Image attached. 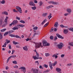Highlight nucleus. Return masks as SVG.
<instances>
[{
  "label": "nucleus",
  "instance_id": "1",
  "mask_svg": "<svg viewBox=\"0 0 73 73\" xmlns=\"http://www.w3.org/2000/svg\"><path fill=\"white\" fill-rule=\"evenodd\" d=\"M42 44L44 46H49L50 44L47 42L46 41L43 40L42 42Z\"/></svg>",
  "mask_w": 73,
  "mask_h": 73
},
{
  "label": "nucleus",
  "instance_id": "2",
  "mask_svg": "<svg viewBox=\"0 0 73 73\" xmlns=\"http://www.w3.org/2000/svg\"><path fill=\"white\" fill-rule=\"evenodd\" d=\"M41 44H42V43L41 42L38 43H36L35 44V47L36 48H40V47L41 48H42L43 46L41 45Z\"/></svg>",
  "mask_w": 73,
  "mask_h": 73
},
{
  "label": "nucleus",
  "instance_id": "3",
  "mask_svg": "<svg viewBox=\"0 0 73 73\" xmlns=\"http://www.w3.org/2000/svg\"><path fill=\"white\" fill-rule=\"evenodd\" d=\"M19 69H22V70L23 71V72L24 73L26 72V69L24 67L22 66L19 68Z\"/></svg>",
  "mask_w": 73,
  "mask_h": 73
},
{
  "label": "nucleus",
  "instance_id": "4",
  "mask_svg": "<svg viewBox=\"0 0 73 73\" xmlns=\"http://www.w3.org/2000/svg\"><path fill=\"white\" fill-rule=\"evenodd\" d=\"M10 36L11 37H16L17 38H20V39L21 38V37L17 35H13L11 34L10 35Z\"/></svg>",
  "mask_w": 73,
  "mask_h": 73
},
{
  "label": "nucleus",
  "instance_id": "5",
  "mask_svg": "<svg viewBox=\"0 0 73 73\" xmlns=\"http://www.w3.org/2000/svg\"><path fill=\"white\" fill-rule=\"evenodd\" d=\"M64 46V44L62 43H60L58 45V47L59 49H62V46Z\"/></svg>",
  "mask_w": 73,
  "mask_h": 73
},
{
  "label": "nucleus",
  "instance_id": "6",
  "mask_svg": "<svg viewBox=\"0 0 73 73\" xmlns=\"http://www.w3.org/2000/svg\"><path fill=\"white\" fill-rule=\"evenodd\" d=\"M16 9H17V10L18 11V12H20L21 13H22V11H21V7H20L19 6H17L16 7Z\"/></svg>",
  "mask_w": 73,
  "mask_h": 73
},
{
  "label": "nucleus",
  "instance_id": "7",
  "mask_svg": "<svg viewBox=\"0 0 73 73\" xmlns=\"http://www.w3.org/2000/svg\"><path fill=\"white\" fill-rule=\"evenodd\" d=\"M56 35L57 37H58V38H61V39H64V37H62V36L61 35H60L58 34H56Z\"/></svg>",
  "mask_w": 73,
  "mask_h": 73
},
{
  "label": "nucleus",
  "instance_id": "8",
  "mask_svg": "<svg viewBox=\"0 0 73 73\" xmlns=\"http://www.w3.org/2000/svg\"><path fill=\"white\" fill-rule=\"evenodd\" d=\"M17 23H18V21H17V20H14L12 22L13 25H15L16 24H17Z\"/></svg>",
  "mask_w": 73,
  "mask_h": 73
},
{
  "label": "nucleus",
  "instance_id": "9",
  "mask_svg": "<svg viewBox=\"0 0 73 73\" xmlns=\"http://www.w3.org/2000/svg\"><path fill=\"white\" fill-rule=\"evenodd\" d=\"M4 21V18L3 17H1L0 19V25H2V22Z\"/></svg>",
  "mask_w": 73,
  "mask_h": 73
},
{
  "label": "nucleus",
  "instance_id": "10",
  "mask_svg": "<svg viewBox=\"0 0 73 73\" xmlns=\"http://www.w3.org/2000/svg\"><path fill=\"white\" fill-rule=\"evenodd\" d=\"M68 29H65L64 30L63 32L64 34H67L68 32H69V30H68Z\"/></svg>",
  "mask_w": 73,
  "mask_h": 73
},
{
  "label": "nucleus",
  "instance_id": "11",
  "mask_svg": "<svg viewBox=\"0 0 73 73\" xmlns=\"http://www.w3.org/2000/svg\"><path fill=\"white\" fill-rule=\"evenodd\" d=\"M33 58L34 59H35V60H37V59H40L41 60V59H42V57H37L36 56H33Z\"/></svg>",
  "mask_w": 73,
  "mask_h": 73
},
{
  "label": "nucleus",
  "instance_id": "12",
  "mask_svg": "<svg viewBox=\"0 0 73 73\" xmlns=\"http://www.w3.org/2000/svg\"><path fill=\"white\" fill-rule=\"evenodd\" d=\"M29 5H31V6H35V4H34V3L33 2V1H31L29 3Z\"/></svg>",
  "mask_w": 73,
  "mask_h": 73
},
{
  "label": "nucleus",
  "instance_id": "13",
  "mask_svg": "<svg viewBox=\"0 0 73 73\" xmlns=\"http://www.w3.org/2000/svg\"><path fill=\"white\" fill-rule=\"evenodd\" d=\"M49 66L51 69V70L53 69V67H52V65H53V64H52V63L51 62H49Z\"/></svg>",
  "mask_w": 73,
  "mask_h": 73
},
{
  "label": "nucleus",
  "instance_id": "14",
  "mask_svg": "<svg viewBox=\"0 0 73 73\" xmlns=\"http://www.w3.org/2000/svg\"><path fill=\"white\" fill-rule=\"evenodd\" d=\"M33 73H38V70L37 69H34L33 70Z\"/></svg>",
  "mask_w": 73,
  "mask_h": 73
},
{
  "label": "nucleus",
  "instance_id": "15",
  "mask_svg": "<svg viewBox=\"0 0 73 73\" xmlns=\"http://www.w3.org/2000/svg\"><path fill=\"white\" fill-rule=\"evenodd\" d=\"M23 48L24 50H25L26 51H27V50H28V48L27 47V46H25V47H23Z\"/></svg>",
  "mask_w": 73,
  "mask_h": 73
},
{
  "label": "nucleus",
  "instance_id": "16",
  "mask_svg": "<svg viewBox=\"0 0 73 73\" xmlns=\"http://www.w3.org/2000/svg\"><path fill=\"white\" fill-rule=\"evenodd\" d=\"M53 7V6L52 5H49V6L48 7H46V9H50V8H52V7Z\"/></svg>",
  "mask_w": 73,
  "mask_h": 73
},
{
  "label": "nucleus",
  "instance_id": "17",
  "mask_svg": "<svg viewBox=\"0 0 73 73\" xmlns=\"http://www.w3.org/2000/svg\"><path fill=\"white\" fill-rule=\"evenodd\" d=\"M48 15V13H43L42 14V16H43V17H45L46 16H47V15Z\"/></svg>",
  "mask_w": 73,
  "mask_h": 73
},
{
  "label": "nucleus",
  "instance_id": "18",
  "mask_svg": "<svg viewBox=\"0 0 73 73\" xmlns=\"http://www.w3.org/2000/svg\"><path fill=\"white\" fill-rule=\"evenodd\" d=\"M13 30V31H15V30H18L19 29V28L16 27H15L12 28Z\"/></svg>",
  "mask_w": 73,
  "mask_h": 73
},
{
  "label": "nucleus",
  "instance_id": "19",
  "mask_svg": "<svg viewBox=\"0 0 73 73\" xmlns=\"http://www.w3.org/2000/svg\"><path fill=\"white\" fill-rule=\"evenodd\" d=\"M58 22H56V23H55L54 25V26L55 27H56V28H57L58 27Z\"/></svg>",
  "mask_w": 73,
  "mask_h": 73
},
{
  "label": "nucleus",
  "instance_id": "20",
  "mask_svg": "<svg viewBox=\"0 0 73 73\" xmlns=\"http://www.w3.org/2000/svg\"><path fill=\"white\" fill-rule=\"evenodd\" d=\"M8 19V17H7L5 20V23H6L5 24V25H7V22H8V21H7V19Z\"/></svg>",
  "mask_w": 73,
  "mask_h": 73
},
{
  "label": "nucleus",
  "instance_id": "21",
  "mask_svg": "<svg viewBox=\"0 0 73 73\" xmlns=\"http://www.w3.org/2000/svg\"><path fill=\"white\" fill-rule=\"evenodd\" d=\"M2 14L3 15H8V12L6 11H4L2 13Z\"/></svg>",
  "mask_w": 73,
  "mask_h": 73
},
{
  "label": "nucleus",
  "instance_id": "22",
  "mask_svg": "<svg viewBox=\"0 0 73 73\" xmlns=\"http://www.w3.org/2000/svg\"><path fill=\"white\" fill-rule=\"evenodd\" d=\"M56 70L57 72H60V71H61V69L60 68H56Z\"/></svg>",
  "mask_w": 73,
  "mask_h": 73
},
{
  "label": "nucleus",
  "instance_id": "23",
  "mask_svg": "<svg viewBox=\"0 0 73 73\" xmlns=\"http://www.w3.org/2000/svg\"><path fill=\"white\" fill-rule=\"evenodd\" d=\"M52 4L54 5H58V3L53 1L52 2Z\"/></svg>",
  "mask_w": 73,
  "mask_h": 73
},
{
  "label": "nucleus",
  "instance_id": "24",
  "mask_svg": "<svg viewBox=\"0 0 73 73\" xmlns=\"http://www.w3.org/2000/svg\"><path fill=\"white\" fill-rule=\"evenodd\" d=\"M47 21V19H45L43 21V22L41 23V24L42 25L44 24V23H45V22Z\"/></svg>",
  "mask_w": 73,
  "mask_h": 73
},
{
  "label": "nucleus",
  "instance_id": "25",
  "mask_svg": "<svg viewBox=\"0 0 73 73\" xmlns=\"http://www.w3.org/2000/svg\"><path fill=\"white\" fill-rule=\"evenodd\" d=\"M52 17V14H50L49 15H48V19H50V18H51V17Z\"/></svg>",
  "mask_w": 73,
  "mask_h": 73
},
{
  "label": "nucleus",
  "instance_id": "26",
  "mask_svg": "<svg viewBox=\"0 0 73 73\" xmlns=\"http://www.w3.org/2000/svg\"><path fill=\"white\" fill-rule=\"evenodd\" d=\"M68 30L72 31V32H73V27H70L68 28Z\"/></svg>",
  "mask_w": 73,
  "mask_h": 73
},
{
  "label": "nucleus",
  "instance_id": "27",
  "mask_svg": "<svg viewBox=\"0 0 73 73\" xmlns=\"http://www.w3.org/2000/svg\"><path fill=\"white\" fill-rule=\"evenodd\" d=\"M18 26H19L20 27H21V28H23V27H24L25 26L23 25L19 24L18 25Z\"/></svg>",
  "mask_w": 73,
  "mask_h": 73
},
{
  "label": "nucleus",
  "instance_id": "28",
  "mask_svg": "<svg viewBox=\"0 0 73 73\" xmlns=\"http://www.w3.org/2000/svg\"><path fill=\"white\" fill-rule=\"evenodd\" d=\"M6 30H7V29H1V32H5V31H6Z\"/></svg>",
  "mask_w": 73,
  "mask_h": 73
},
{
  "label": "nucleus",
  "instance_id": "29",
  "mask_svg": "<svg viewBox=\"0 0 73 73\" xmlns=\"http://www.w3.org/2000/svg\"><path fill=\"white\" fill-rule=\"evenodd\" d=\"M69 45H71L72 46H73V43L72 42L70 43V42H69L68 43Z\"/></svg>",
  "mask_w": 73,
  "mask_h": 73
},
{
  "label": "nucleus",
  "instance_id": "30",
  "mask_svg": "<svg viewBox=\"0 0 73 73\" xmlns=\"http://www.w3.org/2000/svg\"><path fill=\"white\" fill-rule=\"evenodd\" d=\"M16 57V55H13L12 56H10L9 57H10V58H11V57L12 58H15Z\"/></svg>",
  "mask_w": 73,
  "mask_h": 73
},
{
  "label": "nucleus",
  "instance_id": "31",
  "mask_svg": "<svg viewBox=\"0 0 73 73\" xmlns=\"http://www.w3.org/2000/svg\"><path fill=\"white\" fill-rule=\"evenodd\" d=\"M67 11L69 13H70L71 12V10L69 9H67Z\"/></svg>",
  "mask_w": 73,
  "mask_h": 73
},
{
  "label": "nucleus",
  "instance_id": "32",
  "mask_svg": "<svg viewBox=\"0 0 73 73\" xmlns=\"http://www.w3.org/2000/svg\"><path fill=\"white\" fill-rule=\"evenodd\" d=\"M3 38V35L1 33H0V39H1Z\"/></svg>",
  "mask_w": 73,
  "mask_h": 73
},
{
  "label": "nucleus",
  "instance_id": "33",
  "mask_svg": "<svg viewBox=\"0 0 73 73\" xmlns=\"http://www.w3.org/2000/svg\"><path fill=\"white\" fill-rule=\"evenodd\" d=\"M20 22L21 23H23V24H25V22L24 21H23V20H21L20 21Z\"/></svg>",
  "mask_w": 73,
  "mask_h": 73
},
{
  "label": "nucleus",
  "instance_id": "34",
  "mask_svg": "<svg viewBox=\"0 0 73 73\" xmlns=\"http://www.w3.org/2000/svg\"><path fill=\"white\" fill-rule=\"evenodd\" d=\"M13 63L14 64H17V61H13Z\"/></svg>",
  "mask_w": 73,
  "mask_h": 73
},
{
  "label": "nucleus",
  "instance_id": "35",
  "mask_svg": "<svg viewBox=\"0 0 73 73\" xmlns=\"http://www.w3.org/2000/svg\"><path fill=\"white\" fill-rule=\"evenodd\" d=\"M13 44H14L15 45H16V44H18V43L17 42H16L13 41Z\"/></svg>",
  "mask_w": 73,
  "mask_h": 73
},
{
  "label": "nucleus",
  "instance_id": "36",
  "mask_svg": "<svg viewBox=\"0 0 73 73\" xmlns=\"http://www.w3.org/2000/svg\"><path fill=\"white\" fill-rule=\"evenodd\" d=\"M44 67L46 68H48V65H46V64H44Z\"/></svg>",
  "mask_w": 73,
  "mask_h": 73
},
{
  "label": "nucleus",
  "instance_id": "37",
  "mask_svg": "<svg viewBox=\"0 0 73 73\" xmlns=\"http://www.w3.org/2000/svg\"><path fill=\"white\" fill-rule=\"evenodd\" d=\"M45 55L46 57H48V56H49V54L48 53H46L45 54Z\"/></svg>",
  "mask_w": 73,
  "mask_h": 73
},
{
  "label": "nucleus",
  "instance_id": "38",
  "mask_svg": "<svg viewBox=\"0 0 73 73\" xmlns=\"http://www.w3.org/2000/svg\"><path fill=\"white\" fill-rule=\"evenodd\" d=\"M42 2L40 1L39 2V6H41L42 5Z\"/></svg>",
  "mask_w": 73,
  "mask_h": 73
},
{
  "label": "nucleus",
  "instance_id": "39",
  "mask_svg": "<svg viewBox=\"0 0 73 73\" xmlns=\"http://www.w3.org/2000/svg\"><path fill=\"white\" fill-rule=\"evenodd\" d=\"M5 1L3 0L1 2V3L2 4H5Z\"/></svg>",
  "mask_w": 73,
  "mask_h": 73
},
{
  "label": "nucleus",
  "instance_id": "40",
  "mask_svg": "<svg viewBox=\"0 0 73 73\" xmlns=\"http://www.w3.org/2000/svg\"><path fill=\"white\" fill-rule=\"evenodd\" d=\"M32 9H33V10H35V9H36V7H32L31 8Z\"/></svg>",
  "mask_w": 73,
  "mask_h": 73
},
{
  "label": "nucleus",
  "instance_id": "41",
  "mask_svg": "<svg viewBox=\"0 0 73 73\" xmlns=\"http://www.w3.org/2000/svg\"><path fill=\"white\" fill-rule=\"evenodd\" d=\"M6 41L7 43H9V42H10V40H9L8 39H6Z\"/></svg>",
  "mask_w": 73,
  "mask_h": 73
},
{
  "label": "nucleus",
  "instance_id": "42",
  "mask_svg": "<svg viewBox=\"0 0 73 73\" xmlns=\"http://www.w3.org/2000/svg\"><path fill=\"white\" fill-rule=\"evenodd\" d=\"M16 19L18 20H20V18L18 17L17 16L16 17Z\"/></svg>",
  "mask_w": 73,
  "mask_h": 73
},
{
  "label": "nucleus",
  "instance_id": "43",
  "mask_svg": "<svg viewBox=\"0 0 73 73\" xmlns=\"http://www.w3.org/2000/svg\"><path fill=\"white\" fill-rule=\"evenodd\" d=\"M57 64V62L56 61L53 64V66H55V65H56Z\"/></svg>",
  "mask_w": 73,
  "mask_h": 73
},
{
  "label": "nucleus",
  "instance_id": "44",
  "mask_svg": "<svg viewBox=\"0 0 73 73\" xmlns=\"http://www.w3.org/2000/svg\"><path fill=\"white\" fill-rule=\"evenodd\" d=\"M9 49H12V47H11V45L10 44H9Z\"/></svg>",
  "mask_w": 73,
  "mask_h": 73
},
{
  "label": "nucleus",
  "instance_id": "45",
  "mask_svg": "<svg viewBox=\"0 0 73 73\" xmlns=\"http://www.w3.org/2000/svg\"><path fill=\"white\" fill-rule=\"evenodd\" d=\"M10 58H10V57H9L8 58L7 60V63H8V61H9V60H10Z\"/></svg>",
  "mask_w": 73,
  "mask_h": 73
},
{
  "label": "nucleus",
  "instance_id": "46",
  "mask_svg": "<svg viewBox=\"0 0 73 73\" xmlns=\"http://www.w3.org/2000/svg\"><path fill=\"white\" fill-rule=\"evenodd\" d=\"M36 57H39V54L37 52H36Z\"/></svg>",
  "mask_w": 73,
  "mask_h": 73
},
{
  "label": "nucleus",
  "instance_id": "47",
  "mask_svg": "<svg viewBox=\"0 0 73 73\" xmlns=\"http://www.w3.org/2000/svg\"><path fill=\"white\" fill-rule=\"evenodd\" d=\"M53 36H51L50 37V38L51 40H53Z\"/></svg>",
  "mask_w": 73,
  "mask_h": 73
},
{
  "label": "nucleus",
  "instance_id": "48",
  "mask_svg": "<svg viewBox=\"0 0 73 73\" xmlns=\"http://www.w3.org/2000/svg\"><path fill=\"white\" fill-rule=\"evenodd\" d=\"M53 1H50L48 2V3L49 4H53Z\"/></svg>",
  "mask_w": 73,
  "mask_h": 73
},
{
  "label": "nucleus",
  "instance_id": "49",
  "mask_svg": "<svg viewBox=\"0 0 73 73\" xmlns=\"http://www.w3.org/2000/svg\"><path fill=\"white\" fill-rule=\"evenodd\" d=\"M57 36H55L54 39V40H55V41H56V40H57Z\"/></svg>",
  "mask_w": 73,
  "mask_h": 73
},
{
  "label": "nucleus",
  "instance_id": "50",
  "mask_svg": "<svg viewBox=\"0 0 73 73\" xmlns=\"http://www.w3.org/2000/svg\"><path fill=\"white\" fill-rule=\"evenodd\" d=\"M64 56H65V54H62L61 56V57H62V58H63V57H64Z\"/></svg>",
  "mask_w": 73,
  "mask_h": 73
},
{
  "label": "nucleus",
  "instance_id": "51",
  "mask_svg": "<svg viewBox=\"0 0 73 73\" xmlns=\"http://www.w3.org/2000/svg\"><path fill=\"white\" fill-rule=\"evenodd\" d=\"M39 68H40V69H44V68H43V67H42V66H39Z\"/></svg>",
  "mask_w": 73,
  "mask_h": 73
},
{
  "label": "nucleus",
  "instance_id": "52",
  "mask_svg": "<svg viewBox=\"0 0 73 73\" xmlns=\"http://www.w3.org/2000/svg\"><path fill=\"white\" fill-rule=\"evenodd\" d=\"M38 28V27H33V29H35V30H37Z\"/></svg>",
  "mask_w": 73,
  "mask_h": 73
},
{
  "label": "nucleus",
  "instance_id": "53",
  "mask_svg": "<svg viewBox=\"0 0 73 73\" xmlns=\"http://www.w3.org/2000/svg\"><path fill=\"white\" fill-rule=\"evenodd\" d=\"M60 26V27H61V28H64V26L63 25H61Z\"/></svg>",
  "mask_w": 73,
  "mask_h": 73
},
{
  "label": "nucleus",
  "instance_id": "54",
  "mask_svg": "<svg viewBox=\"0 0 73 73\" xmlns=\"http://www.w3.org/2000/svg\"><path fill=\"white\" fill-rule=\"evenodd\" d=\"M15 50H13L12 51V53H11V54H13V53H14V52H15Z\"/></svg>",
  "mask_w": 73,
  "mask_h": 73
},
{
  "label": "nucleus",
  "instance_id": "55",
  "mask_svg": "<svg viewBox=\"0 0 73 73\" xmlns=\"http://www.w3.org/2000/svg\"><path fill=\"white\" fill-rule=\"evenodd\" d=\"M14 68H18V66L17 65H15V66L14 67Z\"/></svg>",
  "mask_w": 73,
  "mask_h": 73
},
{
  "label": "nucleus",
  "instance_id": "56",
  "mask_svg": "<svg viewBox=\"0 0 73 73\" xmlns=\"http://www.w3.org/2000/svg\"><path fill=\"white\" fill-rule=\"evenodd\" d=\"M53 28H52L51 29V30L50 31L51 32H53Z\"/></svg>",
  "mask_w": 73,
  "mask_h": 73
},
{
  "label": "nucleus",
  "instance_id": "57",
  "mask_svg": "<svg viewBox=\"0 0 73 73\" xmlns=\"http://www.w3.org/2000/svg\"><path fill=\"white\" fill-rule=\"evenodd\" d=\"M67 66H71V65H72V64H67Z\"/></svg>",
  "mask_w": 73,
  "mask_h": 73
},
{
  "label": "nucleus",
  "instance_id": "58",
  "mask_svg": "<svg viewBox=\"0 0 73 73\" xmlns=\"http://www.w3.org/2000/svg\"><path fill=\"white\" fill-rule=\"evenodd\" d=\"M68 15H69V13L65 14H64V16H68Z\"/></svg>",
  "mask_w": 73,
  "mask_h": 73
},
{
  "label": "nucleus",
  "instance_id": "59",
  "mask_svg": "<svg viewBox=\"0 0 73 73\" xmlns=\"http://www.w3.org/2000/svg\"><path fill=\"white\" fill-rule=\"evenodd\" d=\"M6 44H4L3 46L2 47H6Z\"/></svg>",
  "mask_w": 73,
  "mask_h": 73
},
{
  "label": "nucleus",
  "instance_id": "60",
  "mask_svg": "<svg viewBox=\"0 0 73 73\" xmlns=\"http://www.w3.org/2000/svg\"><path fill=\"white\" fill-rule=\"evenodd\" d=\"M34 2L35 3H37V1L36 0L34 1Z\"/></svg>",
  "mask_w": 73,
  "mask_h": 73
},
{
  "label": "nucleus",
  "instance_id": "61",
  "mask_svg": "<svg viewBox=\"0 0 73 73\" xmlns=\"http://www.w3.org/2000/svg\"><path fill=\"white\" fill-rule=\"evenodd\" d=\"M25 40H26V41H28L29 40V38H27V39H25Z\"/></svg>",
  "mask_w": 73,
  "mask_h": 73
},
{
  "label": "nucleus",
  "instance_id": "62",
  "mask_svg": "<svg viewBox=\"0 0 73 73\" xmlns=\"http://www.w3.org/2000/svg\"><path fill=\"white\" fill-rule=\"evenodd\" d=\"M54 31L56 32V31H57V29L56 28H54Z\"/></svg>",
  "mask_w": 73,
  "mask_h": 73
},
{
  "label": "nucleus",
  "instance_id": "63",
  "mask_svg": "<svg viewBox=\"0 0 73 73\" xmlns=\"http://www.w3.org/2000/svg\"><path fill=\"white\" fill-rule=\"evenodd\" d=\"M12 25H13V24H12V23L11 24H10L9 25V27H11V26H12Z\"/></svg>",
  "mask_w": 73,
  "mask_h": 73
},
{
  "label": "nucleus",
  "instance_id": "64",
  "mask_svg": "<svg viewBox=\"0 0 73 73\" xmlns=\"http://www.w3.org/2000/svg\"><path fill=\"white\" fill-rule=\"evenodd\" d=\"M12 33V31L11 30L9 31V33Z\"/></svg>",
  "mask_w": 73,
  "mask_h": 73
}]
</instances>
